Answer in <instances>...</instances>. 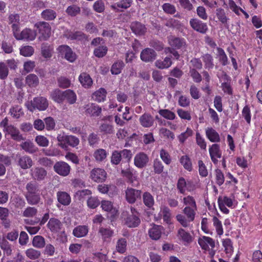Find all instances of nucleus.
I'll list each match as a JSON object with an SVG mask.
<instances>
[{
    "mask_svg": "<svg viewBox=\"0 0 262 262\" xmlns=\"http://www.w3.org/2000/svg\"><path fill=\"white\" fill-rule=\"evenodd\" d=\"M197 208L185 207L183 210V212L185 216L181 214H178L176 218L177 221L184 227H188L190 223L194 220Z\"/></svg>",
    "mask_w": 262,
    "mask_h": 262,
    "instance_id": "1",
    "label": "nucleus"
},
{
    "mask_svg": "<svg viewBox=\"0 0 262 262\" xmlns=\"http://www.w3.org/2000/svg\"><path fill=\"white\" fill-rule=\"evenodd\" d=\"M12 30L14 37L18 40L33 41L36 37V32L30 29L26 28L19 32V27L16 24H13Z\"/></svg>",
    "mask_w": 262,
    "mask_h": 262,
    "instance_id": "2",
    "label": "nucleus"
},
{
    "mask_svg": "<svg viewBox=\"0 0 262 262\" xmlns=\"http://www.w3.org/2000/svg\"><path fill=\"white\" fill-rule=\"evenodd\" d=\"M47 99L43 97L34 98L33 100L26 103L27 108L31 112H33L35 109L39 111H44L48 106Z\"/></svg>",
    "mask_w": 262,
    "mask_h": 262,
    "instance_id": "3",
    "label": "nucleus"
},
{
    "mask_svg": "<svg viewBox=\"0 0 262 262\" xmlns=\"http://www.w3.org/2000/svg\"><path fill=\"white\" fill-rule=\"evenodd\" d=\"M28 193L26 198L29 204L35 205L40 201V192L37 189L35 185L29 183L27 185Z\"/></svg>",
    "mask_w": 262,
    "mask_h": 262,
    "instance_id": "4",
    "label": "nucleus"
},
{
    "mask_svg": "<svg viewBox=\"0 0 262 262\" xmlns=\"http://www.w3.org/2000/svg\"><path fill=\"white\" fill-rule=\"evenodd\" d=\"M39 31L40 36L39 39L40 40H44L48 39L51 35V27L48 23L42 21L36 23L35 25Z\"/></svg>",
    "mask_w": 262,
    "mask_h": 262,
    "instance_id": "5",
    "label": "nucleus"
},
{
    "mask_svg": "<svg viewBox=\"0 0 262 262\" xmlns=\"http://www.w3.org/2000/svg\"><path fill=\"white\" fill-rule=\"evenodd\" d=\"M125 224L129 228L137 227L140 223V219L138 216V213L133 208L130 209V213L126 218L124 219Z\"/></svg>",
    "mask_w": 262,
    "mask_h": 262,
    "instance_id": "6",
    "label": "nucleus"
},
{
    "mask_svg": "<svg viewBox=\"0 0 262 262\" xmlns=\"http://www.w3.org/2000/svg\"><path fill=\"white\" fill-rule=\"evenodd\" d=\"M90 178L95 182L102 183L105 181L107 173L103 169L95 168L91 170Z\"/></svg>",
    "mask_w": 262,
    "mask_h": 262,
    "instance_id": "7",
    "label": "nucleus"
},
{
    "mask_svg": "<svg viewBox=\"0 0 262 262\" xmlns=\"http://www.w3.org/2000/svg\"><path fill=\"white\" fill-rule=\"evenodd\" d=\"M57 50L61 56L64 57V58L69 61L72 62H74L76 58V56L74 53L73 52L71 49L66 45H61L58 47Z\"/></svg>",
    "mask_w": 262,
    "mask_h": 262,
    "instance_id": "8",
    "label": "nucleus"
},
{
    "mask_svg": "<svg viewBox=\"0 0 262 262\" xmlns=\"http://www.w3.org/2000/svg\"><path fill=\"white\" fill-rule=\"evenodd\" d=\"M54 170L59 175L66 177L70 172V166L65 162L59 161L56 162L54 165Z\"/></svg>",
    "mask_w": 262,
    "mask_h": 262,
    "instance_id": "9",
    "label": "nucleus"
},
{
    "mask_svg": "<svg viewBox=\"0 0 262 262\" xmlns=\"http://www.w3.org/2000/svg\"><path fill=\"white\" fill-rule=\"evenodd\" d=\"M198 244L201 248L205 251L209 250L210 248L213 249L215 247L214 240L208 236H200L198 239Z\"/></svg>",
    "mask_w": 262,
    "mask_h": 262,
    "instance_id": "10",
    "label": "nucleus"
},
{
    "mask_svg": "<svg viewBox=\"0 0 262 262\" xmlns=\"http://www.w3.org/2000/svg\"><path fill=\"white\" fill-rule=\"evenodd\" d=\"M3 130L6 132V134L10 135L13 140L19 142L24 140L19 130L13 125H10L7 126L6 129H3Z\"/></svg>",
    "mask_w": 262,
    "mask_h": 262,
    "instance_id": "11",
    "label": "nucleus"
},
{
    "mask_svg": "<svg viewBox=\"0 0 262 262\" xmlns=\"http://www.w3.org/2000/svg\"><path fill=\"white\" fill-rule=\"evenodd\" d=\"M126 199L129 203H134L141 197V191L132 188H128L125 191Z\"/></svg>",
    "mask_w": 262,
    "mask_h": 262,
    "instance_id": "12",
    "label": "nucleus"
},
{
    "mask_svg": "<svg viewBox=\"0 0 262 262\" xmlns=\"http://www.w3.org/2000/svg\"><path fill=\"white\" fill-rule=\"evenodd\" d=\"M177 188L181 193L184 194L186 190L191 191L194 190V186H191L190 181L186 182L183 178H179L177 183Z\"/></svg>",
    "mask_w": 262,
    "mask_h": 262,
    "instance_id": "13",
    "label": "nucleus"
},
{
    "mask_svg": "<svg viewBox=\"0 0 262 262\" xmlns=\"http://www.w3.org/2000/svg\"><path fill=\"white\" fill-rule=\"evenodd\" d=\"M190 25L194 30L201 33H205L208 30L206 24L198 19H191Z\"/></svg>",
    "mask_w": 262,
    "mask_h": 262,
    "instance_id": "14",
    "label": "nucleus"
},
{
    "mask_svg": "<svg viewBox=\"0 0 262 262\" xmlns=\"http://www.w3.org/2000/svg\"><path fill=\"white\" fill-rule=\"evenodd\" d=\"M148 156L143 152H140L137 154L134 158V164L138 168H143L146 165L148 162Z\"/></svg>",
    "mask_w": 262,
    "mask_h": 262,
    "instance_id": "15",
    "label": "nucleus"
},
{
    "mask_svg": "<svg viewBox=\"0 0 262 262\" xmlns=\"http://www.w3.org/2000/svg\"><path fill=\"white\" fill-rule=\"evenodd\" d=\"M177 236L178 239L184 244L190 243L193 240L190 233L183 228H180L178 230Z\"/></svg>",
    "mask_w": 262,
    "mask_h": 262,
    "instance_id": "16",
    "label": "nucleus"
},
{
    "mask_svg": "<svg viewBox=\"0 0 262 262\" xmlns=\"http://www.w3.org/2000/svg\"><path fill=\"white\" fill-rule=\"evenodd\" d=\"M209 152L212 162L215 164L217 163V159L220 158L222 156L219 145L217 144H212L209 148Z\"/></svg>",
    "mask_w": 262,
    "mask_h": 262,
    "instance_id": "17",
    "label": "nucleus"
},
{
    "mask_svg": "<svg viewBox=\"0 0 262 262\" xmlns=\"http://www.w3.org/2000/svg\"><path fill=\"white\" fill-rule=\"evenodd\" d=\"M133 3L132 0H121L111 6L112 10L119 12L122 11L130 7Z\"/></svg>",
    "mask_w": 262,
    "mask_h": 262,
    "instance_id": "18",
    "label": "nucleus"
},
{
    "mask_svg": "<svg viewBox=\"0 0 262 262\" xmlns=\"http://www.w3.org/2000/svg\"><path fill=\"white\" fill-rule=\"evenodd\" d=\"M156 53L155 51L150 48H146L143 50L140 54L141 59L145 62H150L155 59Z\"/></svg>",
    "mask_w": 262,
    "mask_h": 262,
    "instance_id": "19",
    "label": "nucleus"
},
{
    "mask_svg": "<svg viewBox=\"0 0 262 262\" xmlns=\"http://www.w3.org/2000/svg\"><path fill=\"white\" fill-rule=\"evenodd\" d=\"M168 42L170 46L177 49L184 47L186 45V42L184 39L172 36L169 37Z\"/></svg>",
    "mask_w": 262,
    "mask_h": 262,
    "instance_id": "20",
    "label": "nucleus"
},
{
    "mask_svg": "<svg viewBox=\"0 0 262 262\" xmlns=\"http://www.w3.org/2000/svg\"><path fill=\"white\" fill-rule=\"evenodd\" d=\"M65 91H62L59 89H55L50 94L51 98L55 102L62 103L64 100Z\"/></svg>",
    "mask_w": 262,
    "mask_h": 262,
    "instance_id": "21",
    "label": "nucleus"
},
{
    "mask_svg": "<svg viewBox=\"0 0 262 262\" xmlns=\"http://www.w3.org/2000/svg\"><path fill=\"white\" fill-rule=\"evenodd\" d=\"M139 121L143 127H149L153 125L154 119L150 114L145 113L140 117Z\"/></svg>",
    "mask_w": 262,
    "mask_h": 262,
    "instance_id": "22",
    "label": "nucleus"
},
{
    "mask_svg": "<svg viewBox=\"0 0 262 262\" xmlns=\"http://www.w3.org/2000/svg\"><path fill=\"white\" fill-rule=\"evenodd\" d=\"M163 227L161 226L154 225L148 231V234L151 238L154 240L158 239L161 235Z\"/></svg>",
    "mask_w": 262,
    "mask_h": 262,
    "instance_id": "23",
    "label": "nucleus"
},
{
    "mask_svg": "<svg viewBox=\"0 0 262 262\" xmlns=\"http://www.w3.org/2000/svg\"><path fill=\"white\" fill-rule=\"evenodd\" d=\"M79 81L82 86L85 88H90L93 84L91 77L89 74L86 73H82L79 75Z\"/></svg>",
    "mask_w": 262,
    "mask_h": 262,
    "instance_id": "24",
    "label": "nucleus"
},
{
    "mask_svg": "<svg viewBox=\"0 0 262 262\" xmlns=\"http://www.w3.org/2000/svg\"><path fill=\"white\" fill-rule=\"evenodd\" d=\"M89 232V228L85 225H79L75 227L73 231V235L76 237H82L86 236Z\"/></svg>",
    "mask_w": 262,
    "mask_h": 262,
    "instance_id": "25",
    "label": "nucleus"
},
{
    "mask_svg": "<svg viewBox=\"0 0 262 262\" xmlns=\"http://www.w3.org/2000/svg\"><path fill=\"white\" fill-rule=\"evenodd\" d=\"M102 209L111 214V217L115 216L118 213V210L113 207L111 202L108 201H102L101 202Z\"/></svg>",
    "mask_w": 262,
    "mask_h": 262,
    "instance_id": "26",
    "label": "nucleus"
},
{
    "mask_svg": "<svg viewBox=\"0 0 262 262\" xmlns=\"http://www.w3.org/2000/svg\"><path fill=\"white\" fill-rule=\"evenodd\" d=\"M85 108L86 113L92 116H98L101 112V107L93 103L87 104Z\"/></svg>",
    "mask_w": 262,
    "mask_h": 262,
    "instance_id": "27",
    "label": "nucleus"
},
{
    "mask_svg": "<svg viewBox=\"0 0 262 262\" xmlns=\"http://www.w3.org/2000/svg\"><path fill=\"white\" fill-rule=\"evenodd\" d=\"M108 154V152H107L105 149L99 148L94 152L93 156L95 161L100 163L105 161Z\"/></svg>",
    "mask_w": 262,
    "mask_h": 262,
    "instance_id": "28",
    "label": "nucleus"
},
{
    "mask_svg": "<svg viewBox=\"0 0 262 262\" xmlns=\"http://www.w3.org/2000/svg\"><path fill=\"white\" fill-rule=\"evenodd\" d=\"M159 215L163 217L164 221L167 224H170L171 223V213L170 210L167 207L162 206Z\"/></svg>",
    "mask_w": 262,
    "mask_h": 262,
    "instance_id": "29",
    "label": "nucleus"
},
{
    "mask_svg": "<svg viewBox=\"0 0 262 262\" xmlns=\"http://www.w3.org/2000/svg\"><path fill=\"white\" fill-rule=\"evenodd\" d=\"M206 135L208 139L212 142H218L220 141L219 134L212 128H207L206 129Z\"/></svg>",
    "mask_w": 262,
    "mask_h": 262,
    "instance_id": "30",
    "label": "nucleus"
},
{
    "mask_svg": "<svg viewBox=\"0 0 262 262\" xmlns=\"http://www.w3.org/2000/svg\"><path fill=\"white\" fill-rule=\"evenodd\" d=\"M106 91L103 88H100L92 94V99L98 102L104 101L106 98Z\"/></svg>",
    "mask_w": 262,
    "mask_h": 262,
    "instance_id": "31",
    "label": "nucleus"
},
{
    "mask_svg": "<svg viewBox=\"0 0 262 262\" xmlns=\"http://www.w3.org/2000/svg\"><path fill=\"white\" fill-rule=\"evenodd\" d=\"M155 64L156 67L160 69H167L172 64V61L170 58L166 57L164 59L157 60Z\"/></svg>",
    "mask_w": 262,
    "mask_h": 262,
    "instance_id": "32",
    "label": "nucleus"
},
{
    "mask_svg": "<svg viewBox=\"0 0 262 262\" xmlns=\"http://www.w3.org/2000/svg\"><path fill=\"white\" fill-rule=\"evenodd\" d=\"M18 165L22 169H26L32 166L33 161L29 157L23 156L19 159Z\"/></svg>",
    "mask_w": 262,
    "mask_h": 262,
    "instance_id": "33",
    "label": "nucleus"
},
{
    "mask_svg": "<svg viewBox=\"0 0 262 262\" xmlns=\"http://www.w3.org/2000/svg\"><path fill=\"white\" fill-rule=\"evenodd\" d=\"M131 29L137 35H142L146 32V28L144 25L138 22L133 23Z\"/></svg>",
    "mask_w": 262,
    "mask_h": 262,
    "instance_id": "34",
    "label": "nucleus"
},
{
    "mask_svg": "<svg viewBox=\"0 0 262 262\" xmlns=\"http://www.w3.org/2000/svg\"><path fill=\"white\" fill-rule=\"evenodd\" d=\"M57 196L58 202L63 205H68L71 202V197L66 192H58Z\"/></svg>",
    "mask_w": 262,
    "mask_h": 262,
    "instance_id": "35",
    "label": "nucleus"
},
{
    "mask_svg": "<svg viewBox=\"0 0 262 262\" xmlns=\"http://www.w3.org/2000/svg\"><path fill=\"white\" fill-rule=\"evenodd\" d=\"M212 221L213 226L215 229L216 234L219 236H222L224 233V230L222 222L215 216H213Z\"/></svg>",
    "mask_w": 262,
    "mask_h": 262,
    "instance_id": "36",
    "label": "nucleus"
},
{
    "mask_svg": "<svg viewBox=\"0 0 262 262\" xmlns=\"http://www.w3.org/2000/svg\"><path fill=\"white\" fill-rule=\"evenodd\" d=\"M60 222L56 219H51L48 223V228L54 232H58L61 228Z\"/></svg>",
    "mask_w": 262,
    "mask_h": 262,
    "instance_id": "37",
    "label": "nucleus"
},
{
    "mask_svg": "<svg viewBox=\"0 0 262 262\" xmlns=\"http://www.w3.org/2000/svg\"><path fill=\"white\" fill-rule=\"evenodd\" d=\"M26 82L29 86L36 87L39 83V79L36 75L30 74L26 77Z\"/></svg>",
    "mask_w": 262,
    "mask_h": 262,
    "instance_id": "38",
    "label": "nucleus"
},
{
    "mask_svg": "<svg viewBox=\"0 0 262 262\" xmlns=\"http://www.w3.org/2000/svg\"><path fill=\"white\" fill-rule=\"evenodd\" d=\"M31 171L33 177L37 180L43 179L47 174L46 170L42 168H35Z\"/></svg>",
    "mask_w": 262,
    "mask_h": 262,
    "instance_id": "39",
    "label": "nucleus"
},
{
    "mask_svg": "<svg viewBox=\"0 0 262 262\" xmlns=\"http://www.w3.org/2000/svg\"><path fill=\"white\" fill-rule=\"evenodd\" d=\"M19 52L24 57H30L34 54V49L30 46H23L19 48Z\"/></svg>",
    "mask_w": 262,
    "mask_h": 262,
    "instance_id": "40",
    "label": "nucleus"
},
{
    "mask_svg": "<svg viewBox=\"0 0 262 262\" xmlns=\"http://www.w3.org/2000/svg\"><path fill=\"white\" fill-rule=\"evenodd\" d=\"M20 146L23 149L29 153H34L36 151V148L33 143L30 141H26L22 142Z\"/></svg>",
    "mask_w": 262,
    "mask_h": 262,
    "instance_id": "41",
    "label": "nucleus"
},
{
    "mask_svg": "<svg viewBox=\"0 0 262 262\" xmlns=\"http://www.w3.org/2000/svg\"><path fill=\"white\" fill-rule=\"evenodd\" d=\"M53 48L50 45L47 43H43L41 46L42 55L46 58L51 57L52 55Z\"/></svg>",
    "mask_w": 262,
    "mask_h": 262,
    "instance_id": "42",
    "label": "nucleus"
},
{
    "mask_svg": "<svg viewBox=\"0 0 262 262\" xmlns=\"http://www.w3.org/2000/svg\"><path fill=\"white\" fill-rule=\"evenodd\" d=\"M46 244L45 238L40 235L35 236L32 240V245L37 248H42Z\"/></svg>",
    "mask_w": 262,
    "mask_h": 262,
    "instance_id": "43",
    "label": "nucleus"
},
{
    "mask_svg": "<svg viewBox=\"0 0 262 262\" xmlns=\"http://www.w3.org/2000/svg\"><path fill=\"white\" fill-rule=\"evenodd\" d=\"M159 114L166 119L173 120L176 117V114L167 109H161L159 111Z\"/></svg>",
    "mask_w": 262,
    "mask_h": 262,
    "instance_id": "44",
    "label": "nucleus"
},
{
    "mask_svg": "<svg viewBox=\"0 0 262 262\" xmlns=\"http://www.w3.org/2000/svg\"><path fill=\"white\" fill-rule=\"evenodd\" d=\"M222 245L226 253L230 256L233 251L231 241L229 238L223 239L222 240Z\"/></svg>",
    "mask_w": 262,
    "mask_h": 262,
    "instance_id": "45",
    "label": "nucleus"
},
{
    "mask_svg": "<svg viewBox=\"0 0 262 262\" xmlns=\"http://www.w3.org/2000/svg\"><path fill=\"white\" fill-rule=\"evenodd\" d=\"M216 55L217 57L219 58V60L223 65L225 66L227 64L228 58L224 51L222 49L217 48Z\"/></svg>",
    "mask_w": 262,
    "mask_h": 262,
    "instance_id": "46",
    "label": "nucleus"
},
{
    "mask_svg": "<svg viewBox=\"0 0 262 262\" xmlns=\"http://www.w3.org/2000/svg\"><path fill=\"white\" fill-rule=\"evenodd\" d=\"M64 100H67L70 104L74 103L77 100V96L76 94L71 90H67L65 91Z\"/></svg>",
    "mask_w": 262,
    "mask_h": 262,
    "instance_id": "47",
    "label": "nucleus"
},
{
    "mask_svg": "<svg viewBox=\"0 0 262 262\" xmlns=\"http://www.w3.org/2000/svg\"><path fill=\"white\" fill-rule=\"evenodd\" d=\"M180 163L187 170H192V166L190 159L187 156H183L180 160Z\"/></svg>",
    "mask_w": 262,
    "mask_h": 262,
    "instance_id": "48",
    "label": "nucleus"
},
{
    "mask_svg": "<svg viewBox=\"0 0 262 262\" xmlns=\"http://www.w3.org/2000/svg\"><path fill=\"white\" fill-rule=\"evenodd\" d=\"M183 203L185 207H189L193 208H197L196 204L194 198L190 195H187L183 198Z\"/></svg>",
    "mask_w": 262,
    "mask_h": 262,
    "instance_id": "49",
    "label": "nucleus"
},
{
    "mask_svg": "<svg viewBox=\"0 0 262 262\" xmlns=\"http://www.w3.org/2000/svg\"><path fill=\"white\" fill-rule=\"evenodd\" d=\"M218 200L225 205L232 208H234L237 205V202L234 199L227 196H224L223 198H220Z\"/></svg>",
    "mask_w": 262,
    "mask_h": 262,
    "instance_id": "50",
    "label": "nucleus"
},
{
    "mask_svg": "<svg viewBox=\"0 0 262 262\" xmlns=\"http://www.w3.org/2000/svg\"><path fill=\"white\" fill-rule=\"evenodd\" d=\"M68 136L65 135L63 133L58 134L57 139L58 142V145L63 149H67V141Z\"/></svg>",
    "mask_w": 262,
    "mask_h": 262,
    "instance_id": "51",
    "label": "nucleus"
},
{
    "mask_svg": "<svg viewBox=\"0 0 262 262\" xmlns=\"http://www.w3.org/2000/svg\"><path fill=\"white\" fill-rule=\"evenodd\" d=\"M10 113L13 118L16 119L24 115L21 107L18 105L12 107L10 110Z\"/></svg>",
    "mask_w": 262,
    "mask_h": 262,
    "instance_id": "52",
    "label": "nucleus"
},
{
    "mask_svg": "<svg viewBox=\"0 0 262 262\" xmlns=\"http://www.w3.org/2000/svg\"><path fill=\"white\" fill-rule=\"evenodd\" d=\"M143 200L144 204L148 207H151L154 204V199L152 195L147 192L144 193Z\"/></svg>",
    "mask_w": 262,
    "mask_h": 262,
    "instance_id": "53",
    "label": "nucleus"
},
{
    "mask_svg": "<svg viewBox=\"0 0 262 262\" xmlns=\"http://www.w3.org/2000/svg\"><path fill=\"white\" fill-rule=\"evenodd\" d=\"M124 64L122 61H117L115 62L111 68V72L113 74L117 75L120 73Z\"/></svg>",
    "mask_w": 262,
    "mask_h": 262,
    "instance_id": "54",
    "label": "nucleus"
},
{
    "mask_svg": "<svg viewBox=\"0 0 262 262\" xmlns=\"http://www.w3.org/2000/svg\"><path fill=\"white\" fill-rule=\"evenodd\" d=\"M42 17L46 20H51L54 19L56 16V12L51 9H46L41 13Z\"/></svg>",
    "mask_w": 262,
    "mask_h": 262,
    "instance_id": "55",
    "label": "nucleus"
},
{
    "mask_svg": "<svg viewBox=\"0 0 262 262\" xmlns=\"http://www.w3.org/2000/svg\"><path fill=\"white\" fill-rule=\"evenodd\" d=\"M26 254L30 259H36L40 256V252L38 250L30 248L26 251Z\"/></svg>",
    "mask_w": 262,
    "mask_h": 262,
    "instance_id": "56",
    "label": "nucleus"
},
{
    "mask_svg": "<svg viewBox=\"0 0 262 262\" xmlns=\"http://www.w3.org/2000/svg\"><path fill=\"white\" fill-rule=\"evenodd\" d=\"M126 241L124 238L119 239L117 243L116 250L120 253H123L126 251Z\"/></svg>",
    "mask_w": 262,
    "mask_h": 262,
    "instance_id": "57",
    "label": "nucleus"
},
{
    "mask_svg": "<svg viewBox=\"0 0 262 262\" xmlns=\"http://www.w3.org/2000/svg\"><path fill=\"white\" fill-rule=\"evenodd\" d=\"M192 133L193 132L191 129L187 128L185 132L181 133L178 136V138L179 142L183 143L187 138L192 136Z\"/></svg>",
    "mask_w": 262,
    "mask_h": 262,
    "instance_id": "58",
    "label": "nucleus"
},
{
    "mask_svg": "<svg viewBox=\"0 0 262 262\" xmlns=\"http://www.w3.org/2000/svg\"><path fill=\"white\" fill-rule=\"evenodd\" d=\"M0 246L1 248L3 250L5 254L7 255H9L11 254L12 250L8 242L4 239H0Z\"/></svg>",
    "mask_w": 262,
    "mask_h": 262,
    "instance_id": "59",
    "label": "nucleus"
},
{
    "mask_svg": "<svg viewBox=\"0 0 262 262\" xmlns=\"http://www.w3.org/2000/svg\"><path fill=\"white\" fill-rule=\"evenodd\" d=\"M35 140L37 144L40 146L47 147L49 144V140L43 136H37Z\"/></svg>",
    "mask_w": 262,
    "mask_h": 262,
    "instance_id": "60",
    "label": "nucleus"
},
{
    "mask_svg": "<svg viewBox=\"0 0 262 262\" xmlns=\"http://www.w3.org/2000/svg\"><path fill=\"white\" fill-rule=\"evenodd\" d=\"M107 52V48L106 46H100L94 50V54L98 57L104 56Z\"/></svg>",
    "mask_w": 262,
    "mask_h": 262,
    "instance_id": "61",
    "label": "nucleus"
},
{
    "mask_svg": "<svg viewBox=\"0 0 262 262\" xmlns=\"http://www.w3.org/2000/svg\"><path fill=\"white\" fill-rule=\"evenodd\" d=\"M202 58L205 63V67L206 69H211L213 68V59L210 54H206L202 56Z\"/></svg>",
    "mask_w": 262,
    "mask_h": 262,
    "instance_id": "62",
    "label": "nucleus"
},
{
    "mask_svg": "<svg viewBox=\"0 0 262 262\" xmlns=\"http://www.w3.org/2000/svg\"><path fill=\"white\" fill-rule=\"evenodd\" d=\"M9 73L7 66L4 62H0V79H5Z\"/></svg>",
    "mask_w": 262,
    "mask_h": 262,
    "instance_id": "63",
    "label": "nucleus"
},
{
    "mask_svg": "<svg viewBox=\"0 0 262 262\" xmlns=\"http://www.w3.org/2000/svg\"><path fill=\"white\" fill-rule=\"evenodd\" d=\"M216 182L219 185H222L225 181V178L221 170L217 169L215 170Z\"/></svg>",
    "mask_w": 262,
    "mask_h": 262,
    "instance_id": "64",
    "label": "nucleus"
}]
</instances>
